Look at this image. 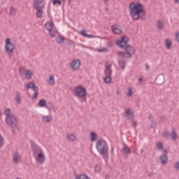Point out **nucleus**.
Segmentation results:
<instances>
[{"mask_svg": "<svg viewBox=\"0 0 179 179\" xmlns=\"http://www.w3.org/2000/svg\"><path fill=\"white\" fill-rule=\"evenodd\" d=\"M129 13L133 20H139L143 17L145 10H143V6L141 3H131L129 6Z\"/></svg>", "mask_w": 179, "mask_h": 179, "instance_id": "obj_1", "label": "nucleus"}, {"mask_svg": "<svg viewBox=\"0 0 179 179\" xmlns=\"http://www.w3.org/2000/svg\"><path fill=\"white\" fill-rule=\"evenodd\" d=\"M96 150L105 160L108 159V144L105 140H98L96 145Z\"/></svg>", "mask_w": 179, "mask_h": 179, "instance_id": "obj_2", "label": "nucleus"}, {"mask_svg": "<svg viewBox=\"0 0 179 179\" xmlns=\"http://www.w3.org/2000/svg\"><path fill=\"white\" fill-rule=\"evenodd\" d=\"M6 122L7 125L13 128V132L15 133L16 131H19V126L17 125L19 120H17V117L15 115L10 114L9 116L6 117Z\"/></svg>", "mask_w": 179, "mask_h": 179, "instance_id": "obj_3", "label": "nucleus"}, {"mask_svg": "<svg viewBox=\"0 0 179 179\" xmlns=\"http://www.w3.org/2000/svg\"><path fill=\"white\" fill-rule=\"evenodd\" d=\"M76 92V97H78V99H80V101L81 103H83V101H86V95L87 94V92L86 91V88H85L82 85H79L75 89Z\"/></svg>", "mask_w": 179, "mask_h": 179, "instance_id": "obj_4", "label": "nucleus"}, {"mask_svg": "<svg viewBox=\"0 0 179 179\" xmlns=\"http://www.w3.org/2000/svg\"><path fill=\"white\" fill-rule=\"evenodd\" d=\"M126 52H119V55L123 58H131L135 54V48L128 45L124 48Z\"/></svg>", "mask_w": 179, "mask_h": 179, "instance_id": "obj_5", "label": "nucleus"}, {"mask_svg": "<svg viewBox=\"0 0 179 179\" xmlns=\"http://www.w3.org/2000/svg\"><path fill=\"white\" fill-rule=\"evenodd\" d=\"M31 147L32 149V153L33 156H37V155H40V153H43L44 151H43V149L37 144H36L34 141H31Z\"/></svg>", "mask_w": 179, "mask_h": 179, "instance_id": "obj_6", "label": "nucleus"}, {"mask_svg": "<svg viewBox=\"0 0 179 179\" xmlns=\"http://www.w3.org/2000/svg\"><path fill=\"white\" fill-rule=\"evenodd\" d=\"M5 50L8 54H12L15 51V45L10 42V38L6 40Z\"/></svg>", "mask_w": 179, "mask_h": 179, "instance_id": "obj_7", "label": "nucleus"}, {"mask_svg": "<svg viewBox=\"0 0 179 179\" xmlns=\"http://www.w3.org/2000/svg\"><path fill=\"white\" fill-rule=\"evenodd\" d=\"M128 36H122L120 40L117 41V45L120 48H126L128 45Z\"/></svg>", "mask_w": 179, "mask_h": 179, "instance_id": "obj_8", "label": "nucleus"}, {"mask_svg": "<svg viewBox=\"0 0 179 179\" xmlns=\"http://www.w3.org/2000/svg\"><path fill=\"white\" fill-rule=\"evenodd\" d=\"M34 157L36 160V163L38 164H44V162H45V155H44V152L35 155Z\"/></svg>", "mask_w": 179, "mask_h": 179, "instance_id": "obj_9", "label": "nucleus"}, {"mask_svg": "<svg viewBox=\"0 0 179 179\" xmlns=\"http://www.w3.org/2000/svg\"><path fill=\"white\" fill-rule=\"evenodd\" d=\"M163 152L164 153L163 155L159 156V162L161 164L165 166L169 163V156H167V150H164Z\"/></svg>", "mask_w": 179, "mask_h": 179, "instance_id": "obj_10", "label": "nucleus"}, {"mask_svg": "<svg viewBox=\"0 0 179 179\" xmlns=\"http://www.w3.org/2000/svg\"><path fill=\"white\" fill-rule=\"evenodd\" d=\"M71 68L73 71H78L80 68V59H76L73 60L71 63Z\"/></svg>", "mask_w": 179, "mask_h": 179, "instance_id": "obj_11", "label": "nucleus"}, {"mask_svg": "<svg viewBox=\"0 0 179 179\" xmlns=\"http://www.w3.org/2000/svg\"><path fill=\"white\" fill-rule=\"evenodd\" d=\"M164 75H163V73L159 74L155 79V83L156 85H157L158 86H160L162 85H163V83H164Z\"/></svg>", "mask_w": 179, "mask_h": 179, "instance_id": "obj_12", "label": "nucleus"}, {"mask_svg": "<svg viewBox=\"0 0 179 179\" xmlns=\"http://www.w3.org/2000/svg\"><path fill=\"white\" fill-rule=\"evenodd\" d=\"M112 31L114 34H121L122 33V29L120 25L114 24L112 26Z\"/></svg>", "mask_w": 179, "mask_h": 179, "instance_id": "obj_13", "label": "nucleus"}, {"mask_svg": "<svg viewBox=\"0 0 179 179\" xmlns=\"http://www.w3.org/2000/svg\"><path fill=\"white\" fill-rule=\"evenodd\" d=\"M117 62L120 68L124 71L125 69V65H127V60L122 57L117 59Z\"/></svg>", "mask_w": 179, "mask_h": 179, "instance_id": "obj_14", "label": "nucleus"}, {"mask_svg": "<svg viewBox=\"0 0 179 179\" xmlns=\"http://www.w3.org/2000/svg\"><path fill=\"white\" fill-rule=\"evenodd\" d=\"M43 3V0H34V7L35 9H44V6L41 5ZM41 5V6H40Z\"/></svg>", "mask_w": 179, "mask_h": 179, "instance_id": "obj_15", "label": "nucleus"}, {"mask_svg": "<svg viewBox=\"0 0 179 179\" xmlns=\"http://www.w3.org/2000/svg\"><path fill=\"white\" fill-rule=\"evenodd\" d=\"M126 117L129 120H134V112L131 110V108H127L125 110Z\"/></svg>", "mask_w": 179, "mask_h": 179, "instance_id": "obj_16", "label": "nucleus"}, {"mask_svg": "<svg viewBox=\"0 0 179 179\" xmlns=\"http://www.w3.org/2000/svg\"><path fill=\"white\" fill-rule=\"evenodd\" d=\"M104 73L105 76H111L113 73V69H111V64H108L106 66Z\"/></svg>", "mask_w": 179, "mask_h": 179, "instance_id": "obj_17", "label": "nucleus"}, {"mask_svg": "<svg viewBox=\"0 0 179 179\" xmlns=\"http://www.w3.org/2000/svg\"><path fill=\"white\" fill-rule=\"evenodd\" d=\"M31 89H32L33 91L34 92L32 99L36 100V99L38 97V87L35 85L33 88H31Z\"/></svg>", "mask_w": 179, "mask_h": 179, "instance_id": "obj_18", "label": "nucleus"}, {"mask_svg": "<svg viewBox=\"0 0 179 179\" xmlns=\"http://www.w3.org/2000/svg\"><path fill=\"white\" fill-rule=\"evenodd\" d=\"M80 34H81V36H83V37H86L87 38H94V35H89V34H86V30H85V29H83L80 32Z\"/></svg>", "mask_w": 179, "mask_h": 179, "instance_id": "obj_19", "label": "nucleus"}, {"mask_svg": "<svg viewBox=\"0 0 179 179\" xmlns=\"http://www.w3.org/2000/svg\"><path fill=\"white\" fill-rule=\"evenodd\" d=\"M13 162L14 163H19L20 162V155L18 152L13 153Z\"/></svg>", "mask_w": 179, "mask_h": 179, "instance_id": "obj_20", "label": "nucleus"}, {"mask_svg": "<svg viewBox=\"0 0 179 179\" xmlns=\"http://www.w3.org/2000/svg\"><path fill=\"white\" fill-rule=\"evenodd\" d=\"M66 138L70 142H74V141H76V136L73 134H68Z\"/></svg>", "mask_w": 179, "mask_h": 179, "instance_id": "obj_21", "label": "nucleus"}, {"mask_svg": "<svg viewBox=\"0 0 179 179\" xmlns=\"http://www.w3.org/2000/svg\"><path fill=\"white\" fill-rule=\"evenodd\" d=\"M65 41V38H64L63 36H57L56 37V42L57 43V44H62V43H64Z\"/></svg>", "mask_w": 179, "mask_h": 179, "instance_id": "obj_22", "label": "nucleus"}, {"mask_svg": "<svg viewBox=\"0 0 179 179\" xmlns=\"http://www.w3.org/2000/svg\"><path fill=\"white\" fill-rule=\"evenodd\" d=\"M45 27L47 30H48V31H51V30H52V23L47 22L45 24Z\"/></svg>", "mask_w": 179, "mask_h": 179, "instance_id": "obj_23", "label": "nucleus"}, {"mask_svg": "<svg viewBox=\"0 0 179 179\" xmlns=\"http://www.w3.org/2000/svg\"><path fill=\"white\" fill-rule=\"evenodd\" d=\"M15 101L19 103H22V98L20 97V93L19 92L15 93Z\"/></svg>", "mask_w": 179, "mask_h": 179, "instance_id": "obj_24", "label": "nucleus"}, {"mask_svg": "<svg viewBox=\"0 0 179 179\" xmlns=\"http://www.w3.org/2000/svg\"><path fill=\"white\" fill-rule=\"evenodd\" d=\"M171 44H173V42L170 39H166V48L167 50H171Z\"/></svg>", "mask_w": 179, "mask_h": 179, "instance_id": "obj_25", "label": "nucleus"}, {"mask_svg": "<svg viewBox=\"0 0 179 179\" xmlns=\"http://www.w3.org/2000/svg\"><path fill=\"white\" fill-rule=\"evenodd\" d=\"M91 141L92 142L97 141V134H96V132H91Z\"/></svg>", "mask_w": 179, "mask_h": 179, "instance_id": "obj_26", "label": "nucleus"}, {"mask_svg": "<svg viewBox=\"0 0 179 179\" xmlns=\"http://www.w3.org/2000/svg\"><path fill=\"white\" fill-rule=\"evenodd\" d=\"M42 9H44V8H38V9H36L37 10L36 12V16L38 17H43V10Z\"/></svg>", "mask_w": 179, "mask_h": 179, "instance_id": "obj_27", "label": "nucleus"}, {"mask_svg": "<svg viewBox=\"0 0 179 179\" xmlns=\"http://www.w3.org/2000/svg\"><path fill=\"white\" fill-rule=\"evenodd\" d=\"M157 29H159V30H163L164 27V24H163V22L159 20L157 22Z\"/></svg>", "mask_w": 179, "mask_h": 179, "instance_id": "obj_28", "label": "nucleus"}, {"mask_svg": "<svg viewBox=\"0 0 179 179\" xmlns=\"http://www.w3.org/2000/svg\"><path fill=\"white\" fill-rule=\"evenodd\" d=\"M43 121H44L45 122H50L52 121V116H43Z\"/></svg>", "mask_w": 179, "mask_h": 179, "instance_id": "obj_29", "label": "nucleus"}, {"mask_svg": "<svg viewBox=\"0 0 179 179\" xmlns=\"http://www.w3.org/2000/svg\"><path fill=\"white\" fill-rule=\"evenodd\" d=\"M171 138L172 141H176V139H177L178 136H177V132H176L174 130H173L171 131Z\"/></svg>", "mask_w": 179, "mask_h": 179, "instance_id": "obj_30", "label": "nucleus"}, {"mask_svg": "<svg viewBox=\"0 0 179 179\" xmlns=\"http://www.w3.org/2000/svg\"><path fill=\"white\" fill-rule=\"evenodd\" d=\"M31 75H33L31 73V71H30V70H27L25 72V78L26 79H31Z\"/></svg>", "mask_w": 179, "mask_h": 179, "instance_id": "obj_31", "label": "nucleus"}, {"mask_svg": "<svg viewBox=\"0 0 179 179\" xmlns=\"http://www.w3.org/2000/svg\"><path fill=\"white\" fill-rule=\"evenodd\" d=\"M122 151L126 155H129V153H131V148L125 146V147L123 148Z\"/></svg>", "mask_w": 179, "mask_h": 179, "instance_id": "obj_32", "label": "nucleus"}, {"mask_svg": "<svg viewBox=\"0 0 179 179\" xmlns=\"http://www.w3.org/2000/svg\"><path fill=\"white\" fill-rule=\"evenodd\" d=\"M103 80L105 83H111V76H106Z\"/></svg>", "mask_w": 179, "mask_h": 179, "instance_id": "obj_33", "label": "nucleus"}, {"mask_svg": "<svg viewBox=\"0 0 179 179\" xmlns=\"http://www.w3.org/2000/svg\"><path fill=\"white\" fill-rule=\"evenodd\" d=\"M38 104L41 107H45V104H47V101L45 99H41L38 102Z\"/></svg>", "mask_w": 179, "mask_h": 179, "instance_id": "obj_34", "label": "nucleus"}, {"mask_svg": "<svg viewBox=\"0 0 179 179\" xmlns=\"http://www.w3.org/2000/svg\"><path fill=\"white\" fill-rule=\"evenodd\" d=\"M16 12H17V10L15 8L10 7V15H11V16H15V15H16Z\"/></svg>", "mask_w": 179, "mask_h": 179, "instance_id": "obj_35", "label": "nucleus"}, {"mask_svg": "<svg viewBox=\"0 0 179 179\" xmlns=\"http://www.w3.org/2000/svg\"><path fill=\"white\" fill-rule=\"evenodd\" d=\"M49 34L52 38L57 37V31H52V29L51 31H49Z\"/></svg>", "mask_w": 179, "mask_h": 179, "instance_id": "obj_36", "label": "nucleus"}, {"mask_svg": "<svg viewBox=\"0 0 179 179\" xmlns=\"http://www.w3.org/2000/svg\"><path fill=\"white\" fill-rule=\"evenodd\" d=\"M35 86L34 83H29L26 85V89H33Z\"/></svg>", "mask_w": 179, "mask_h": 179, "instance_id": "obj_37", "label": "nucleus"}, {"mask_svg": "<svg viewBox=\"0 0 179 179\" xmlns=\"http://www.w3.org/2000/svg\"><path fill=\"white\" fill-rule=\"evenodd\" d=\"M157 148L159 150H163V148H164V146L163 145V143L159 142L157 144Z\"/></svg>", "mask_w": 179, "mask_h": 179, "instance_id": "obj_38", "label": "nucleus"}, {"mask_svg": "<svg viewBox=\"0 0 179 179\" xmlns=\"http://www.w3.org/2000/svg\"><path fill=\"white\" fill-rule=\"evenodd\" d=\"M49 81L50 85H55V78H54V76H51L49 78Z\"/></svg>", "mask_w": 179, "mask_h": 179, "instance_id": "obj_39", "label": "nucleus"}, {"mask_svg": "<svg viewBox=\"0 0 179 179\" xmlns=\"http://www.w3.org/2000/svg\"><path fill=\"white\" fill-rule=\"evenodd\" d=\"M5 142V140L3 139V137L2 135L0 134V148H2L3 146V143Z\"/></svg>", "mask_w": 179, "mask_h": 179, "instance_id": "obj_40", "label": "nucleus"}, {"mask_svg": "<svg viewBox=\"0 0 179 179\" xmlns=\"http://www.w3.org/2000/svg\"><path fill=\"white\" fill-rule=\"evenodd\" d=\"M78 179H89V177L87 175L85 174H80L78 178Z\"/></svg>", "mask_w": 179, "mask_h": 179, "instance_id": "obj_41", "label": "nucleus"}, {"mask_svg": "<svg viewBox=\"0 0 179 179\" xmlns=\"http://www.w3.org/2000/svg\"><path fill=\"white\" fill-rule=\"evenodd\" d=\"M4 114L7 117H9V115H10V109H9V108L6 109L4 111Z\"/></svg>", "mask_w": 179, "mask_h": 179, "instance_id": "obj_42", "label": "nucleus"}, {"mask_svg": "<svg viewBox=\"0 0 179 179\" xmlns=\"http://www.w3.org/2000/svg\"><path fill=\"white\" fill-rule=\"evenodd\" d=\"M157 123L155 120L151 121L150 128H156Z\"/></svg>", "mask_w": 179, "mask_h": 179, "instance_id": "obj_43", "label": "nucleus"}, {"mask_svg": "<svg viewBox=\"0 0 179 179\" xmlns=\"http://www.w3.org/2000/svg\"><path fill=\"white\" fill-rule=\"evenodd\" d=\"M101 168L99 165H96L95 166V173H100Z\"/></svg>", "mask_w": 179, "mask_h": 179, "instance_id": "obj_44", "label": "nucleus"}, {"mask_svg": "<svg viewBox=\"0 0 179 179\" xmlns=\"http://www.w3.org/2000/svg\"><path fill=\"white\" fill-rule=\"evenodd\" d=\"M133 94H134V92H132V88H129V92L127 93V96L129 97H131V96H132Z\"/></svg>", "mask_w": 179, "mask_h": 179, "instance_id": "obj_45", "label": "nucleus"}, {"mask_svg": "<svg viewBox=\"0 0 179 179\" xmlns=\"http://www.w3.org/2000/svg\"><path fill=\"white\" fill-rule=\"evenodd\" d=\"M57 3V5H61V3H62V2L60 0H54L53 1V5H56Z\"/></svg>", "mask_w": 179, "mask_h": 179, "instance_id": "obj_46", "label": "nucleus"}, {"mask_svg": "<svg viewBox=\"0 0 179 179\" xmlns=\"http://www.w3.org/2000/svg\"><path fill=\"white\" fill-rule=\"evenodd\" d=\"M98 52H107L108 50L107 48H101L98 49Z\"/></svg>", "mask_w": 179, "mask_h": 179, "instance_id": "obj_47", "label": "nucleus"}, {"mask_svg": "<svg viewBox=\"0 0 179 179\" xmlns=\"http://www.w3.org/2000/svg\"><path fill=\"white\" fill-rule=\"evenodd\" d=\"M163 136H164V138H169V136H170V134H169V132H167V131H165L163 134Z\"/></svg>", "mask_w": 179, "mask_h": 179, "instance_id": "obj_48", "label": "nucleus"}, {"mask_svg": "<svg viewBox=\"0 0 179 179\" xmlns=\"http://www.w3.org/2000/svg\"><path fill=\"white\" fill-rule=\"evenodd\" d=\"M148 118H149L150 121H155L153 115H152V113H150Z\"/></svg>", "mask_w": 179, "mask_h": 179, "instance_id": "obj_49", "label": "nucleus"}, {"mask_svg": "<svg viewBox=\"0 0 179 179\" xmlns=\"http://www.w3.org/2000/svg\"><path fill=\"white\" fill-rule=\"evenodd\" d=\"M145 71H149L150 69V66H149L148 63H145Z\"/></svg>", "mask_w": 179, "mask_h": 179, "instance_id": "obj_50", "label": "nucleus"}, {"mask_svg": "<svg viewBox=\"0 0 179 179\" xmlns=\"http://www.w3.org/2000/svg\"><path fill=\"white\" fill-rule=\"evenodd\" d=\"M175 169L179 170V162L175 164Z\"/></svg>", "mask_w": 179, "mask_h": 179, "instance_id": "obj_51", "label": "nucleus"}, {"mask_svg": "<svg viewBox=\"0 0 179 179\" xmlns=\"http://www.w3.org/2000/svg\"><path fill=\"white\" fill-rule=\"evenodd\" d=\"M136 125H138V122H133L131 123V127H133L134 128H135V127H136Z\"/></svg>", "mask_w": 179, "mask_h": 179, "instance_id": "obj_52", "label": "nucleus"}, {"mask_svg": "<svg viewBox=\"0 0 179 179\" xmlns=\"http://www.w3.org/2000/svg\"><path fill=\"white\" fill-rule=\"evenodd\" d=\"M153 176H155V173H153V172L148 173V177H153Z\"/></svg>", "mask_w": 179, "mask_h": 179, "instance_id": "obj_53", "label": "nucleus"}, {"mask_svg": "<svg viewBox=\"0 0 179 179\" xmlns=\"http://www.w3.org/2000/svg\"><path fill=\"white\" fill-rule=\"evenodd\" d=\"M143 80L142 78H138V85H142Z\"/></svg>", "mask_w": 179, "mask_h": 179, "instance_id": "obj_54", "label": "nucleus"}, {"mask_svg": "<svg viewBox=\"0 0 179 179\" xmlns=\"http://www.w3.org/2000/svg\"><path fill=\"white\" fill-rule=\"evenodd\" d=\"M161 120L164 122V121H166V117L162 116Z\"/></svg>", "mask_w": 179, "mask_h": 179, "instance_id": "obj_55", "label": "nucleus"}, {"mask_svg": "<svg viewBox=\"0 0 179 179\" xmlns=\"http://www.w3.org/2000/svg\"><path fill=\"white\" fill-rule=\"evenodd\" d=\"M175 3H179V0H175Z\"/></svg>", "mask_w": 179, "mask_h": 179, "instance_id": "obj_56", "label": "nucleus"}, {"mask_svg": "<svg viewBox=\"0 0 179 179\" xmlns=\"http://www.w3.org/2000/svg\"><path fill=\"white\" fill-rule=\"evenodd\" d=\"M111 152H112V153H113V152H114V148H113V147L111 148Z\"/></svg>", "mask_w": 179, "mask_h": 179, "instance_id": "obj_57", "label": "nucleus"}, {"mask_svg": "<svg viewBox=\"0 0 179 179\" xmlns=\"http://www.w3.org/2000/svg\"><path fill=\"white\" fill-rule=\"evenodd\" d=\"M104 2H108V0H104Z\"/></svg>", "mask_w": 179, "mask_h": 179, "instance_id": "obj_58", "label": "nucleus"}, {"mask_svg": "<svg viewBox=\"0 0 179 179\" xmlns=\"http://www.w3.org/2000/svg\"><path fill=\"white\" fill-rule=\"evenodd\" d=\"M64 1V2H65V0H63Z\"/></svg>", "mask_w": 179, "mask_h": 179, "instance_id": "obj_59", "label": "nucleus"}, {"mask_svg": "<svg viewBox=\"0 0 179 179\" xmlns=\"http://www.w3.org/2000/svg\"><path fill=\"white\" fill-rule=\"evenodd\" d=\"M70 1H71V0H69Z\"/></svg>", "mask_w": 179, "mask_h": 179, "instance_id": "obj_60", "label": "nucleus"}]
</instances>
